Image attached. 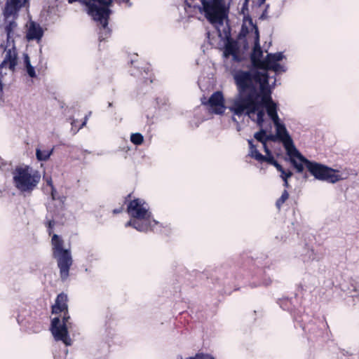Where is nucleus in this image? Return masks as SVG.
<instances>
[{
  "mask_svg": "<svg viewBox=\"0 0 359 359\" xmlns=\"http://www.w3.org/2000/svg\"><path fill=\"white\" fill-rule=\"evenodd\" d=\"M51 198L54 201H59L62 204L64 203V201L65 200V197H64L63 196H60L57 191V190L55 189L54 186H52L51 189Z\"/></svg>",
  "mask_w": 359,
  "mask_h": 359,
  "instance_id": "nucleus-32",
  "label": "nucleus"
},
{
  "mask_svg": "<svg viewBox=\"0 0 359 359\" xmlns=\"http://www.w3.org/2000/svg\"><path fill=\"white\" fill-rule=\"evenodd\" d=\"M231 55L233 57V61H235V62H240L241 61V58H240V57H239V55L238 54V52H236L233 54H231Z\"/></svg>",
  "mask_w": 359,
  "mask_h": 359,
  "instance_id": "nucleus-42",
  "label": "nucleus"
},
{
  "mask_svg": "<svg viewBox=\"0 0 359 359\" xmlns=\"http://www.w3.org/2000/svg\"><path fill=\"white\" fill-rule=\"evenodd\" d=\"M121 209H114V210H113V212H114V214H117V213L121 212Z\"/></svg>",
  "mask_w": 359,
  "mask_h": 359,
  "instance_id": "nucleus-48",
  "label": "nucleus"
},
{
  "mask_svg": "<svg viewBox=\"0 0 359 359\" xmlns=\"http://www.w3.org/2000/svg\"><path fill=\"white\" fill-rule=\"evenodd\" d=\"M54 149L50 150H41L37 148L36 149V158L39 161H46L53 153Z\"/></svg>",
  "mask_w": 359,
  "mask_h": 359,
  "instance_id": "nucleus-22",
  "label": "nucleus"
},
{
  "mask_svg": "<svg viewBox=\"0 0 359 359\" xmlns=\"http://www.w3.org/2000/svg\"><path fill=\"white\" fill-rule=\"evenodd\" d=\"M286 154L288 156V161L297 173H302L305 167L308 169V162H312L303 156L296 147L286 151Z\"/></svg>",
  "mask_w": 359,
  "mask_h": 359,
  "instance_id": "nucleus-8",
  "label": "nucleus"
},
{
  "mask_svg": "<svg viewBox=\"0 0 359 359\" xmlns=\"http://www.w3.org/2000/svg\"><path fill=\"white\" fill-rule=\"evenodd\" d=\"M243 21H244V20ZM247 24L248 23H245V22H243V23L242 25L241 34H243V35H245L249 32L248 28L247 27Z\"/></svg>",
  "mask_w": 359,
  "mask_h": 359,
  "instance_id": "nucleus-40",
  "label": "nucleus"
},
{
  "mask_svg": "<svg viewBox=\"0 0 359 359\" xmlns=\"http://www.w3.org/2000/svg\"><path fill=\"white\" fill-rule=\"evenodd\" d=\"M262 68L265 71L271 70L274 72L276 74L280 73V72H285L287 71V67L284 65H282L280 64L274 63L266 66H263Z\"/></svg>",
  "mask_w": 359,
  "mask_h": 359,
  "instance_id": "nucleus-24",
  "label": "nucleus"
},
{
  "mask_svg": "<svg viewBox=\"0 0 359 359\" xmlns=\"http://www.w3.org/2000/svg\"><path fill=\"white\" fill-rule=\"evenodd\" d=\"M4 58L1 63V67H7L11 72L15 70L18 65V53L15 43H11V46L6 43L4 46Z\"/></svg>",
  "mask_w": 359,
  "mask_h": 359,
  "instance_id": "nucleus-9",
  "label": "nucleus"
},
{
  "mask_svg": "<svg viewBox=\"0 0 359 359\" xmlns=\"http://www.w3.org/2000/svg\"><path fill=\"white\" fill-rule=\"evenodd\" d=\"M123 1H125V0H123ZM126 2L128 3V0H126Z\"/></svg>",
  "mask_w": 359,
  "mask_h": 359,
  "instance_id": "nucleus-54",
  "label": "nucleus"
},
{
  "mask_svg": "<svg viewBox=\"0 0 359 359\" xmlns=\"http://www.w3.org/2000/svg\"><path fill=\"white\" fill-rule=\"evenodd\" d=\"M112 105V103L111 102H109V107H111Z\"/></svg>",
  "mask_w": 359,
  "mask_h": 359,
  "instance_id": "nucleus-52",
  "label": "nucleus"
},
{
  "mask_svg": "<svg viewBox=\"0 0 359 359\" xmlns=\"http://www.w3.org/2000/svg\"><path fill=\"white\" fill-rule=\"evenodd\" d=\"M175 359H215L212 355L203 353H196L194 356L183 358L181 355H177Z\"/></svg>",
  "mask_w": 359,
  "mask_h": 359,
  "instance_id": "nucleus-26",
  "label": "nucleus"
},
{
  "mask_svg": "<svg viewBox=\"0 0 359 359\" xmlns=\"http://www.w3.org/2000/svg\"><path fill=\"white\" fill-rule=\"evenodd\" d=\"M43 34V31L40 25L35 22H32L27 33V39L28 41H39L42 38Z\"/></svg>",
  "mask_w": 359,
  "mask_h": 359,
  "instance_id": "nucleus-16",
  "label": "nucleus"
},
{
  "mask_svg": "<svg viewBox=\"0 0 359 359\" xmlns=\"http://www.w3.org/2000/svg\"><path fill=\"white\" fill-rule=\"evenodd\" d=\"M302 327L305 332H308L310 334H314L316 332V327L310 323L307 324L304 323L303 325H302Z\"/></svg>",
  "mask_w": 359,
  "mask_h": 359,
  "instance_id": "nucleus-33",
  "label": "nucleus"
},
{
  "mask_svg": "<svg viewBox=\"0 0 359 359\" xmlns=\"http://www.w3.org/2000/svg\"><path fill=\"white\" fill-rule=\"evenodd\" d=\"M156 104L157 105L161 107L164 104H166L167 99L165 97H157L156 100Z\"/></svg>",
  "mask_w": 359,
  "mask_h": 359,
  "instance_id": "nucleus-37",
  "label": "nucleus"
},
{
  "mask_svg": "<svg viewBox=\"0 0 359 359\" xmlns=\"http://www.w3.org/2000/svg\"><path fill=\"white\" fill-rule=\"evenodd\" d=\"M263 144V147H264V150L266 153V154H270L271 151V150L268 148L267 145H266V142H264V143H262Z\"/></svg>",
  "mask_w": 359,
  "mask_h": 359,
  "instance_id": "nucleus-43",
  "label": "nucleus"
},
{
  "mask_svg": "<svg viewBox=\"0 0 359 359\" xmlns=\"http://www.w3.org/2000/svg\"><path fill=\"white\" fill-rule=\"evenodd\" d=\"M265 1H266V0H259V5H262V4H263Z\"/></svg>",
  "mask_w": 359,
  "mask_h": 359,
  "instance_id": "nucleus-49",
  "label": "nucleus"
},
{
  "mask_svg": "<svg viewBox=\"0 0 359 359\" xmlns=\"http://www.w3.org/2000/svg\"><path fill=\"white\" fill-rule=\"evenodd\" d=\"M51 243L53 246V256L57 260L61 281L65 283L68 280L69 269L73 264L71 251L63 248L64 241L57 234L53 236Z\"/></svg>",
  "mask_w": 359,
  "mask_h": 359,
  "instance_id": "nucleus-5",
  "label": "nucleus"
},
{
  "mask_svg": "<svg viewBox=\"0 0 359 359\" xmlns=\"http://www.w3.org/2000/svg\"><path fill=\"white\" fill-rule=\"evenodd\" d=\"M236 93L229 100V109L238 118L248 116L262 128L266 113L273 123L278 122V104L271 97L276 79L269 83L267 72L255 69H236L231 73Z\"/></svg>",
  "mask_w": 359,
  "mask_h": 359,
  "instance_id": "nucleus-1",
  "label": "nucleus"
},
{
  "mask_svg": "<svg viewBox=\"0 0 359 359\" xmlns=\"http://www.w3.org/2000/svg\"><path fill=\"white\" fill-rule=\"evenodd\" d=\"M68 353V350L67 348H64L61 353L59 355L55 354L54 358L55 359H66V356Z\"/></svg>",
  "mask_w": 359,
  "mask_h": 359,
  "instance_id": "nucleus-35",
  "label": "nucleus"
},
{
  "mask_svg": "<svg viewBox=\"0 0 359 359\" xmlns=\"http://www.w3.org/2000/svg\"><path fill=\"white\" fill-rule=\"evenodd\" d=\"M276 140H278L276 134V135H272V134L266 135V142H267V141L276 142Z\"/></svg>",
  "mask_w": 359,
  "mask_h": 359,
  "instance_id": "nucleus-38",
  "label": "nucleus"
},
{
  "mask_svg": "<svg viewBox=\"0 0 359 359\" xmlns=\"http://www.w3.org/2000/svg\"><path fill=\"white\" fill-rule=\"evenodd\" d=\"M55 221L53 219L52 220H49L48 222H47V228H48V232L49 233V235L51 234L52 233V231H53V229L55 226Z\"/></svg>",
  "mask_w": 359,
  "mask_h": 359,
  "instance_id": "nucleus-36",
  "label": "nucleus"
},
{
  "mask_svg": "<svg viewBox=\"0 0 359 359\" xmlns=\"http://www.w3.org/2000/svg\"><path fill=\"white\" fill-rule=\"evenodd\" d=\"M5 20L4 31L6 34V42L11 46V43H15L14 38L16 36L15 31L18 24L15 19H7Z\"/></svg>",
  "mask_w": 359,
  "mask_h": 359,
  "instance_id": "nucleus-13",
  "label": "nucleus"
},
{
  "mask_svg": "<svg viewBox=\"0 0 359 359\" xmlns=\"http://www.w3.org/2000/svg\"><path fill=\"white\" fill-rule=\"evenodd\" d=\"M283 186L285 187V188H288L290 187L289 185V183H288V180H283Z\"/></svg>",
  "mask_w": 359,
  "mask_h": 359,
  "instance_id": "nucleus-46",
  "label": "nucleus"
},
{
  "mask_svg": "<svg viewBox=\"0 0 359 359\" xmlns=\"http://www.w3.org/2000/svg\"><path fill=\"white\" fill-rule=\"evenodd\" d=\"M269 8V5H266V8L264 9V11L262 12V15H260L259 17V19L262 20H266L268 19L269 16L267 15V9Z\"/></svg>",
  "mask_w": 359,
  "mask_h": 359,
  "instance_id": "nucleus-39",
  "label": "nucleus"
},
{
  "mask_svg": "<svg viewBox=\"0 0 359 359\" xmlns=\"http://www.w3.org/2000/svg\"><path fill=\"white\" fill-rule=\"evenodd\" d=\"M259 162H266L267 163L273 165L276 168L280 165V164L274 158L271 152L266 156L262 155V158L259 159Z\"/></svg>",
  "mask_w": 359,
  "mask_h": 359,
  "instance_id": "nucleus-25",
  "label": "nucleus"
},
{
  "mask_svg": "<svg viewBox=\"0 0 359 359\" xmlns=\"http://www.w3.org/2000/svg\"><path fill=\"white\" fill-rule=\"evenodd\" d=\"M24 63L25 67L32 65L29 60V57L27 54H24Z\"/></svg>",
  "mask_w": 359,
  "mask_h": 359,
  "instance_id": "nucleus-41",
  "label": "nucleus"
},
{
  "mask_svg": "<svg viewBox=\"0 0 359 359\" xmlns=\"http://www.w3.org/2000/svg\"><path fill=\"white\" fill-rule=\"evenodd\" d=\"M255 34L256 41L252 50V53L251 54V60L254 65L257 62H260L262 63V62L263 61L261 60V58L262 57L263 55V53L259 43V35L257 36V34Z\"/></svg>",
  "mask_w": 359,
  "mask_h": 359,
  "instance_id": "nucleus-21",
  "label": "nucleus"
},
{
  "mask_svg": "<svg viewBox=\"0 0 359 359\" xmlns=\"http://www.w3.org/2000/svg\"><path fill=\"white\" fill-rule=\"evenodd\" d=\"M297 302L296 297L293 298H283L278 302L280 306L285 311L292 313L295 311V303Z\"/></svg>",
  "mask_w": 359,
  "mask_h": 359,
  "instance_id": "nucleus-19",
  "label": "nucleus"
},
{
  "mask_svg": "<svg viewBox=\"0 0 359 359\" xmlns=\"http://www.w3.org/2000/svg\"><path fill=\"white\" fill-rule=\"evenodd\" d=\"M27 0H7L4 10V20L16 19L20 9L23 7Z\"/></svg>",
  "mask_w": 359,
  "mask_h": 359,
  "instance_id": "nucleus-11",
  "label": "nucleus"
},
{
  "mask_svg": "<svg viewBox=\"0 0 359 359\" xmlns=\"http://www.w3.org/2000/svg\"><path fill=\"white\" fill-rule=\"evenodd\" d=\"M70 316L67 311H63L62 319L55 317L51 320V332L56 341H62L66 346L72 345V339L69 337L68 328L71 325Z\"/></svg>",
  "mask_w": 359,
  "mask_h": 359,
  "instance_id": "nucleus-7",
  "label": "nucleus"
},
{
  "mask_svg": "<svg viewBox=\"0 0 359 359\" xmlns=\"http://www.w3.org/2000/svg\"><path fill=\"white\" fill-rule=\"evenodd\" d=\"M266 130L261 128L260 130L255 133L254 137L259 142L264 143L266 142Z\"/></svg>",
  "mask_w": 359,
  "mask_h": 359,
  "instance_id": "nucleus-30",
  "label": "nucleus"
},
{
  "mask_svg": "<svg viewBox=\"0 0 359 359\" xmlns=\"http://www.w3.org/2000/svg\"><path fill=\"white\" fill-rule=\"evenodd\" d=\"M285 57L283 53L277 52L275 53H268L266 57L262 62V66H266L274 63H278Z\"/></svg>",
  "mask_w": 359,
  "mask_h": 359,
  "instance_id": "nucleus-20",
  "label": "nucleus"
},
{
  "mask_svg": "<svg viewBox=\"0 0 359 359\" xmlns=\"http://www.w3.org/2000/svg\"><path fill=\"white\" fill-rule=\"evenodd\" d=\"M99 259V253L95 249L90 248L86 250V260L92 263L94 261Z\"/></svg>",
  "mask_w": 359,
  "mask_h": 359,
  "instance_id": "nucleus-27",
  "label": "nucleus"
},
{
  "mask_svg": "<svg viewBox=\"0 0 359 359\" xmlns=\"http://www.w3.org/2000/svg\"><path fill=\"white\" fill-rule=\"evenodd\" d=\"M112 2L113 0H83V3L88 7V13L101 26L99 32L100 41H104L111 35L108 21L111 13L109 6Z\"/></svg>",
  "mask_w": 359,
  "mask_h": 359,
  "instance_id": "nucleus-3",
  "label": "nucleus"
},
{
  "mask_svg": "<svg viewBox=\"0 0 359 359\" xmlns=\"http://www.w3.org/2000/svg\"><path fill=\"white\" fill-rule=\"evenodd\" d=\"M232 114H233L232 111H231ZM233 116H232V121L237 124H238V121H237L236 118L235 116H237L236 115L233 114Z\"/></svg>",
  "mask_w": 359,
  "mask_h": 359,
  "instance_id": "nucleus-47",
  "label": "nucleus"
},
{
  "mask_svg": "<svg viewBox=\"0 0 359 359\" xmlns=\"http://www.w3.org/2000/svg\"><path fill=\"white\" fill-rule=\"evenodd\" d=\"M271 283V279L269 278L268 279H264L262 283L264 285H269Z\"/></svg>",
  "mask_w": 359,
  "mask_h": 359,
  "instance_id": "nucleus-44",
  "label": "nucleus"
},
{
  "mask_svg": "<svg viewBox=\"0 0 359 359\" xmlns=\"http://www.w3.org/2000/svg\"><path fill=\"white\" fill-rule=\"evenodd\" d=\"M26 68V71H27V74L31 77V78H34L36 76V72H35V69H34V67L32 66V65H30V66H28Z\"/></svg>",
  "mask_w": 359,
  "mask_h": 359,
  "instance_id": "nucleus-34",
  "label": "nucleus"
},
{
  "mask_svg": "<svg viewBox=\"0 0 359 359\" xmlns=\"http://www.w3.org/2000/svg\"><path fill=\"white\" fill-rule=\"evenodd\" d=\"M208 104L216 114H222L224 113L226 107L224 105V98L220 91L215 92L209 98Z\"/></svg>",
  "mask_w": 359,
  "mask_h": 359,
  "instance_id": "nucleus-12",
  "label": "nucleus"
},
{
  "mask_svg": "<svg viewBox=\"0 0 359 359\" xmlns=\"http://www.w3.org/2000/svg\"><path fill=\"white\" fill-rule=\"evenodd\" d=\"M130 141L135 145H140L144 141V137L140 133H133L130 136Z\"/></svg>",
  "mask_w": 359,
  "mask_h": 359,
  "instance_id": "nucleus-29",
  "label": "nucleus"
},
{
  "mask_svg": "<svg viewBox=\"0 0 359 359\" xmlns=\"http://www.w3.org/2000/svg\"><path fill=\"white\" fill-rule=\"evenodd\" d=\"M86 120H87V117H86L85 121H84L83 122V123L81 124V128L86 125Z\"/></svg>",
  "mask_w": 359,
  "mask_h": 359,
  "instance_id": "nucleus-50",
  "label": "nucleus"
},
{
  "mask_svg": "<svg viewBox=\"0 0 359 359\" xmlns=\"http://www.w3.org/2000/svg\"><path fill=\"white\" fill-rule=\"evenodd\" d=\"M13 183L20 193L31 194L38 186L41 175L29 165H18L12 171Z\"/></svg>",
  "mask_w": 359,
  "mask_h": 359,
  "instance_id": "nucleus-4",
  "label": "nucleus"
},
{
  "mask_svg": "<svg viewBox=\"0 0 359 359\" xmlns=\"http://www.w3.org/2000/svg\"><path fill=\"white\" fill-rule=\"evenodd\" d=\"M276 170L280 172V177L283 181L288 180V179L290 178L293 175L291 170L284 169L281 165L277 168Z\"/></svg>",
  "mask_w": 359,
  "mask_h": 359,
  "instance_id": "nucleus-28",
  "label": "nucleus"
},
{
  "mask_svg": "<svg viewBox=\"0 0 359 359\" xmlns=\"http://www.w3.org/2000/svg\"><path fill=\"white\" fill-rule=\"evenodd\" d=\"M46 182H47V184L49 185L50 187V188L52 189V186H53V184L52 180L50 177H49L46 180Z\"/></svg>",
  "mask_w": 359,
  "mask_h": 359,
  "instance_id": "nucleus-45",
  "label": "nucleus"
},
{
  "mask_svg": "<svg viewBox=\"0 0 359 359\" xmlns=\"http://www.w3.org/2000/svg\"><path fill=\"white\" fill-rule=\"evenodd\" d=\"M260 285H261V283H259V284H258V285H253L252 287H257V286Z\"/></svg>",
  "mask_w": 359,
  "mask_h": 359,
  "instance_id": "nucleus-53",
  "label": "nucleus"
},
{
  "mask_svg": "<svg viewBox=\"0 0 359 359\" xmlns=\"http://www.w3.org/2000/svg\"><path fill=\"white\" fill-rule=\"evenodd\" d=\"M289 194L287 190H284L282 193L281 196L276 201V205L280 209L282 205L285 202V201L288 198Z\"/></svg>",
  "mask_w": 359,
  "mask_h": 359,
  "instance_id": "nucleus-31",
  "label": "nucleus"
},
{
  "mask_svg": "<svg viewBox=\"0 0 359 359\" xmlns=\"http://www.w3.org/2000/svg\"><path fill=\"white\" fill-rule=\"evenodd\" d=\"M67 295L63 292L59 294L55 299V304L52 306V312L57 314L67 311Z\"/></svg>",
  "mask_w": 359,
  "mask_h": 359,
  "instance_id": "nucleus-14",
  "label": "nucleus"
},
{
  "mask_svg": "<svg viewBox=\"0 0 359 359\" xmlns=\"http://www.w3.org/2000/svg\"><path fill=\"white\" fill-rule=\"evenodd\" d=\"M226 37L227 38V41L224 46V56L228 57L230 55L233 54L236 52H238V48L236 41L232 40L230 38L229 32L226 34Z\"/></svg>",
  "mask_w": 359,
  "mask_h": 359,
  "instance_id": "nucleus-18",
  "label": "nucleus"
},
{
  "mask_svg": "<svg viewBox=\"0 0 359 359\" xmlns=\"http://www.w3.org/2000/svg\"><path fill=\"white\" fill-rule=\"evenodd\" d=\"M144 72L146 73V74H148V73H149V67H147V69H144Z\"/></svg>",
  "mask_w": 359,
  "mask_h": 359,
  "instance_id": "nucleus-51",
  "label": "nucleus"
},
{
  "mask_svg": "<svg viewBox=\"0 0 359 359\" xmlns=\"http://www.w3.org/2000/svg\"><path fill=\"white\" fill-rule=\"evenodd\" d=\"M308 163V171L316 180L334 184L344 179L338 170L315 161Z\"/></svg>",
  "mask_w": 359,
  "mask_h": 359,
  "instance_id": "nucleus-6",
  "label": "nucleus"
},
{
  "mask_svg": "<svg viewBox=\"0 0 359 359\" xmlns=\"http://www.w3.org/2000/svg\"><path fill=\"white\" fill-rule=\"evenodd\" d=\"M248 142L250 149L248 155L259 162V159L262 158V154L257 149V147L254 144L253 140L252 139L248 140Z\"/></svg>",
  "mask_w": 359,
  "mask_h": 359,
  "instance_id": "nucleus-23",
  "label": "nucleus"
},
{
  "mask_svg": "<svg viewBox=\"0 0 359 359\" xmlns=\"http://www.w3.org/2000/svg\"><path fill=\"white\" fill-rule=\"evenodd\" d=\"M248 1L249 0L244 1L241 7V14L243 15L245 23H248V25L252 27L253 29H255V34L258 35V27L255 24L253 23L252 18L248 14Z\"/></svg>",
  "mask_w": 359,
  "mask_h": 359,
  "instance_id": "nucleus-17",
  "label": "nucleus"
},
{
  "mask_svg": "<svg viewBox=\"0 0 359 359\" xmlns=\"http://www.w3.org/2000/svg\"><path fill=\"white\" fill-rule=\"evenodd\" d=\"M276 128V134L278 140L282 142L285 151L295 147L294 142L289 134L285 125L280 122V121L273 123Z\"/></svg>",
  "mask_w": 359,
  "mask_h": 359,
  "instance_id": "nucleus-10",
  "label": "nucleus"
},
{
  "mask_svg": "<svg viewBox=\"0 0 359 359\" xmlns=\"http://www.w3.org/2000/svg\"><path fill=\"white\" fill-rule=\"evenodd\" d=\"M299 257L300 259L305 264L310 263L311 264H314L319 260L318 256H317V255L315 254L313 250L309 248L308 246H305L303 248Z\"/></svg>",
  "mask_w": 359,
  "mask_h": 359,
  "instance_id": "nucleus-15",
  "label": "nucleus"
},
{
  "mask_svg": "<svg viewBox=\"0 0 359 359\" xmlns=\"http://www.w3.org/2000/svg\"><path fill=\"white\" fill-rule=\"evenodd\" d=\"M127 212L130 219L125 226H131L140 232L149 231L161 233L163 229H170V224L155 220L149 211V205L141 198H135L129 202Z\"/></svg>",
  "mask_w": 359,
  "mask_h": 359,
  "instance_id": "nucleus-2",
  "label": "nucleus"
}]
</instances>
